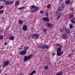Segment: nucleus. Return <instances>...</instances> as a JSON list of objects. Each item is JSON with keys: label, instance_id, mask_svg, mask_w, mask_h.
Here are the masks:
<instances>
[{"label": "nucleus", "instance_id": "1", "mask_svg": "<svg viewBox=\"0 0 75 75\" xmlns=\"http://www.w3.org/2000/svg\"><path fill=\"white\" fill-rule=\"evenodd\" d=\"M57 47H59L57 48L56 50L57 51V55L58 56H61L63 54V51L61 50L62 46H61L59 44H56V45Z\"/></svg>", "mask_w": 75, "mask_h": 75}, {"label": "nucleus", "instance_id": "2", "mask_svg": "<svg viewBox=\"0 0 75 75\" xmlns=\"http://www.w3.org/2000/svg\"><path fill=\"white\" fill-rule=\"evenodd\" d=\"M0 1H3L5 4H7V5H11V4H13V3L14 2V1H7L6 0H0Z\"/></svg>", "mask_w": 75, "mask_h": 75}, {"label": "nucleus", "instance_id": "3", "mask_svg": "<svg viewBox=\"0 0 75 75\" xmlns=\"http://www.w3.org/2000/svg\"><path fill=\"white\" fill-rule=\"evenodd\" d=\"M33 54H30L28 56H25L23 60L24 61H27L30 60V58L32 57Z\"/></svg>", "mask_w": 75, "mask_h": 75}, {"label": "nucleus", "instance_id": "4", "mask_svg": "<svg viewBox=\"0 0 75 75\" xmlns=\"http://www.w3.org/2000/svg\"><path fill=\"white\" fill-rule=\"evenodd\" d=\"M31 37L32 38H34V39H38L39 37V34H32Z\"/></svg>", "mask_w": 75, "mask_h": 75}, {"label": "nucleus", "instance_id": "5", "mask_svg": "<svg viewBox=\"0 0 75 75\" xmlns=\"http://www.w3.org/2000/svg\"><path fill=\"white\" fill-rule=\"evenodd\" d=\"M10 64V62L9 61L6 60L5 61L4 63V65L2 66L3 68H4L5 66H7Z\"/></svg>", "mask_w": 75, "mask_h": 75}, {"label": "nucleus", "instance_id": "6", "mask_svg": "<svg viewBox=\"0 0 75 75\" xmlns=\"http://www.w3.org/2000/svg\"><path fill=\"white\" fill-rule=\"evenodd\" d=\"M41 48H42V49L45 50V49H48L49 48V46H47L46 45H42L40 47Z\"/></svg>", "mask_w": 75, "mask_h": 75}, {"label": "nucleus", "instance_id": "7", "mask_svg": "<svg viewBox=\"0 0 75 75\" xmlns=\"http://www.w3.org/2000/svg\"><path fill=\"white\" fill-rule=\"evenodd\" d=\"M38 9H39V8H38V6H36L34 10H31V11L32 13H35L36 12Z\"/></svg>", "mask_w": 75, "mask_h": 75}, {"label": "nucleus", "instance_id": "8", "mask_svg": "<svg viewBox=\"0 0 75 75\" xmlns=\"http://www.w3.org/2000/svg\"><path fill=\"white\" fill-rule=\"evenodd\" d=\"M19 54L21 55H25L26 54V51L24 50L23 51H21L19 52Z\"/></svg>", "mask_w": 75, "mask_h": 75}, {"label": "nucleus", "instance_id": "9", "mask_svg": "<svg viewBox=\"0 0 75 75\" xmlns=\"http://www.w3.org/2000/svg\"><path fill=\"white\" fill-rule=\"evenodd\" d=\"M46 25L48 27H50V28H52L53 26H54L53 24L52 23H47L46 24Z\"/></svg>", "mask_w": 75, "mask_h": 75}, {"label": "nucleus", "instance_id": "10", "mask_svg": "<svg viewBox=\"0 0 75 75\" xmlns=\"http://www.w3.org/2000/svg\"><path fill=\"white\" fill-rule=\"evenodd\" d=\"M42 19L43 21H45V22H48L50 20L49 18L47 17L43 18Z\"/></svg>", "mask_w": 75, "mask_h": 75}, {"label": "nucleus", "instance_id": "11", "mask_svg": "<svg viewBox=\"0 0 75 75\" xmlns=\"http://www.w3.org/2000/svg\"><path fill=\"white\" fill-rule=\"evenodd\" d=\"M62 37L63 39H66L67 38V34L64 33L62 35Z\"/></svg>", "mask_w": 75, "mask_h": 75}, {"label": "nucleus", "instance_id": "12", "mask_svg": "<svg viewBox=\"0 0 75 75\" xmlns=\"http://www.w3.org/2000/svg\"><path fill=\"white\" fill-rule=\"evenodd\" d=\"M63 10V8H62L61 7L59 6L58 7V10L57 11V13L58 12H59V11H61L62 10Z\"/></svg>", "mask_w": 75, "mask_h": 75}, {"label": "nucleus", "instance_id": "13", "mask_svg": "<svg viewBox=\"0 0 75 75\" xmlns=\"http://www.w3.org/2000/svg\"><path fill=\"white\" fill-rule=\"evenodd\" d=\"M26 25H24L23 26V28H23V31H26L27 30L28 27Z\"/></svg>", "mask_w": 75, "mask_h": 75}, {"label": "nucleus", "instance_id": "14", "mask_svg": "<svg viewBox=\"0 0 75 75\" xmlns=\"http://www.w3.org/2000/svg\"><path fill=\"white\" fill-rule=\"evenodd\" d=\"M63 75V72L61 71H60L57 73L56 75Z\"/></svg>", "mask_w": 75, "mask_h": 75}, {"label": "nucleus", "instance_id": "15", "mask_svg": "<svg viewBox=\"0 0 75 75\" xmlns=\"http://www.w3.org/2000/svg\"><path fill=\"white\" fill-rule=\"evenodd\" d=\"M18 22L19 23V24H20L21 25V24H23V23H24V22H23V21H21V20H19L18 21Z\"/></svg>", "mask_w": 75, "mask_h": 75}, {"label": "nucleus", "instance_id": "16", "mask_svg": "<svg viewBox=\"0 0 75 75\" xmlns=\"http://www.w3.org/2000/svg\"><path fill=\"white\" fill-rule=\"evenodd\" d=\"M35 73H36V71L35 70H34L31 73L30 75H33Z\"/></svg>", "mask_w": 75, "mask_h": 75}, {"label": "nucleus", "instance_id": "17", "mask_svg": "<svg viewBox=\"0 0 75 75\" xmlns=\"http://www.w3.org/2000/svg\"><path fill=\"white\" fill-rule=\"evenodd\" d=\"M19 4H20V3L18 1H16L15 3V6H18V5H19Z\"/></svg>", "mask_w": 75, "mask_h": 75}, {"label": "nucleus", "instance_id": "18", "mask_svg": "<svg viewBox=\"0 0 75 75\" xmlns=\"http://www.w3.org/2000/svg\"><path fill=\"white\" fill-rule=\"evenodd\" d=\"M61 7H62V8L64 9V7H65V4H61L60 6Z\"/></svg>", "mask_w": 75, "mask_h": 75}, {"label": "nucleus", "instance_id": "19", "mask_svg": "<svg viewBox=\"0 0 75 75\" xmlns=\"http://www.w3.org/2000/svg\"><path fill=\"white\" fill-rule=\"evenodd\" d=\"M65 32L66 33H70V30L69 29H67L65 31Z\"/></svg>", "mask_w": 75, "mask_h": 75}, {"label": "nucleus", "instance_id": "20", "mask_svg": "<svg viewBox=\"0 0 75 75\" xmlns=\"http://www.w3.org/2000/svg\"><path fill=\"white\" fill-rule=\"evenodd\" d=\"M73 16L74 15H73V14L71 13L69 15V17L70 18H72V17H73Z\"/></svg>", "mask_w": 75, "mask_h": 75}, {"label": "nucleus", "instance_id": "21", "mask_svg": "<svg viewBox=\"0 0 75 75\" xmlns=\"http://www.w3.org/2000/svg\"><path fill=\"white\" fill-rule=\"evenodd\" d=\"M65 3L66 4H70V1H66L65 2Z\"/></svg>", "mask_w": 75, "mask_h": 75}, {"label": "nucleus", "instance_id": "22", "mask_svg": "<svg viewBox=\"0 0 75 75\" xmlns=\"http://www.w3.org/2000/svg\"><path fill=\"white\" fill-rule=\"evenodd\" d=\"M9 39L11 40H14V38L13 36L9 38Z\"/></svg>", "mask_w": 75, "mask_h": 75}, {"label": "nucleus", "instance_id": "23", "mask_svg": "<svg viewBox=\"0 0 75 75\" xmlns=\"http://www.w3.org/2000/svg\"><path fill=\"white\" fill-rule=\"evenodd\" d=\"M23 47H24V45H21V47L20 48H19V50H23Z\"/></svg>", "mask_w": 75, "mask_h": 75}, {"label": "nucleus", "instance_id": "24", "mask_svg": "<svg viewBox=\"0 0 75 75\" xmlns=\"http://www.w3.org/2000/svg\"><path fill=\"white\" fill-rule=\"evenodd\" d=\"M69 28L71 29L73 27V25L72 24H69Z\"/></svg>", "mask_w": 75, "mask_h": 75}, {"label": "nucleus", "instance_id": "25", "mask_svg": "<svg viewBox=\"0 0 75 75\" xmlns=\"http://www.w3.org/2000/svg\"><path fill=\"white\" fill-rule=\"evenodd\" d=\"M42 30L43 31V32H44L45 33H46V32H47V29L45 28H43Z\"/></svg>", "mask_w": 75, "mask_h": 75}, {"label": "nucleus", "instance_id": "26", "mask_svg": "<svg viewBox=\"0 0 75 75\" xmlns=\"http://www.w3.org/2000/svg\"><path fill=\"white\" fill-rule=\"evenodd\" d=\"M23 9H24V7H22L18 8V10H21Z\"/></svg>", "mask_w": 75, "mask_h": 75}, {"label": "nucleus", "instance_id": "27", "mask_svg": "<svg viewBox=\"0 0 75 75\" xmlns=\"http://www.w3.org/2000/svg\"><path fill=\"white\" fill-rule=\"evenodd\" d=\"M28 49V46H27L25 47L24 48V51H26V50H27Z\"/></svg>", "mask_w": 75, "mask_h": 75}, {"label": "nucleus", "instance_id": "28", "mask_svg": "<svg viewBox=\"0 0 75 75\" xmlns=\"http://www.w3.org/2000/svg\"><path fill=\"white\" fill-rule=\"evenodd\" d=\"M50 6H51V5L50 4H48L47 6L48 8H50Z\"/></svg>", "mask_w": 75, "mask_h": 75}, {"label": "nucleus", "instance_id": "29", "mask_svg": "<svg viewBox=\"0 0 75 75\" xmlns=\"http://www.w3.org/2000/svg\"><path fill=\"white\" fill-rule=\"evenodd\" d=\"M75 18L73 19L71 21V22L72 23H75V21H74V20H75Z\"/></svg>", "mask_w": 75, "mask_h": 75}, {"label": "nucleus", "instance_id": "30", "mask_svg": "<svg viewBox=\"0 0 75 75\" xmlns=\"http://www.w3.org/2000/svg\"><path fill=\"white\" fill-rule=\"evenodd\" d=\"M4 13V11L0 10V14H2V13Z\"/></svg>", "mask_w": 75, "mask_h": 75}, {"label": "nucleus", "instance_id": "31", "mask_svg": "<svg viewBox=\"0 0 75 75\" xmlns=\"http://www.w3.org/2000/svg\"><path fill=\"white\" fill-rule=\"evenodd\" d=\"M45 69L47 70L48 69V67L47 66H45Z\"/></svg>", "mask_w": 75, "mask_h": 75}, {"label": "nucleus", "instance_id": "32", "mask_svg": "<svg viewBox=\"0 0 75 75\" xmlns=\"http://www.w3.org/2000/svg\"><path fill=\"white\" fill-rule=\"evenodd\" d=\"M3 37L1 35H0V40H3Z\"/></svg>", "mask_w": 75, "mask_h": 75}, {"label": "nucleus", "instance_id": "33", "mask_svg": "<svg viewBox=\"0 0 75 75\" xmlns=\"http://www.w3.org/2000/svg\"><path fill=\"white\" fill-rule=\"evenodd\" d=\"M74 10V8H72L70 9V10L71 11H73Z\"/></svg>", "mask_w": 75, "mask_h": 75}, {"label": "nucleus", "instance_id": "34", "mask_svg": "<svg viewBox=\"0 0 75 75\" xmlns=\"http://www.w3.org/2000/svg\"><path fill=\"white\" fill-rule=\"evenodd\" d=\"M32 8H35V7H36V6H35V5H32Z\"/></svg>", "mask_w": 75, "mask_h": 75}, {"label": "nucleus", "instance_id": "35", "mask_svg": "<svg viewBox=\"0 0 75 75\" xmlns=\"http://www.w3.org/2000/svg\"><path fill=\"white\" fill-rule=\"evenodd\" d=\"M4 7V6H0V9H1L2 8H3Z\"/></svg>", "mask_w": 75, "mask_h": 75}, {"label": "nucleus", "instance_id": "36", "mask_svg": "<svg viewBox=\"0 0 75 75\" xmlns=\"http://www.w3.org/2000/svg\"><path fill=\"white\" fill-rule=\"evenodd\" d=\"M46 16L47 17H48V13H45Z\"/></svg>", "mask_w": 75, "mask_h": 75}, {"label": "nucleus", "instance_id": "37", "mask_svg": "<svg viewBox=\"0 0 75 75\" xmlns=\"http://www.w3.org/2000/svg\"><path fill=\"white\" fill-rule=\"evenodd\" d=\"M40 13H41V14H43V13H44V12L42 11H40Z\"/></svg>", "mask_w": 75, "mask_h": 75}, {"label": "nucleus", "instance_id": "38", "mask_svg": "<svg viewBox=\"0 0 75 75\" xmlns=\"http://www.w3.org/2000/svg\"><path fill=\"white\" fill-rule=\"evenodd\" d=\"M74 50H71V53H72V54H74Z\"/></svg>", "mask_w": 75, "mask_h": 75}, {"label": "nucleus", "instance_id": "39", "mask_svg": "<svg viewBox=\"0 0 75 75\" xmlns=\"http://www.w3.org/2000/svg\"><path fill=\"white\" fill-rule=\"evenodd\" d=\"M60 17H61V15H59V16H58L57 17V20L59 18H60Z\"/></svg>", "mask_w": 75, "mask_h": 75}, {"label": "nucleus", "instance_id": "40", "mask_svg": "<svg viewBox=\"0 0 75 75\" xmlns=\"http://www.w3.org/2000/svg\"><path fill=\"white\" fill-rule=\"evenodd\" d=\"M63 29L64 31H66V30H67L66 28L64 27H63Z\"/></svg>", "mask_w": 75, "mask_h": 75}, {"label": "nucleus", "instance_id": "41", "mask_svg": "<svg viewBox=\"0 0 75 75\" xmlns=\"http://www.w3.org/2000/svg\"><path fill=\"white\" fill-rule=\"evenodd\" d=\"M55 55V52H53L52 53V55Z\"/></svg>", "mask_w": 75, "mask_h": 75}, {"label": "nucleus", "instance_id": "42", "mask_svg": "<svg viewBox=\"0 0 75 75\" xmlns=\"http://www.w3.org/2000/svg\"><path fill=\"white\" fill-rule=\"evenodd\" d=\"M60 31L61 32H62V31H63V29H61L60 30Z\"/></svg>", "mask_w": 75, "mask_h": 75}, {"label": "nucleus", "instance_id": "43", "mask_svg": "<svg viewBox=\"0 0 75 75\" xmlns=\"http://www.w3.org/2000/svg\"><path fill=\"white\" fill-rule=\"evenodd\" d=\"M3 31V29H1L0 30V32H2Z\"/></svg>", "mask_w": 75, "mask_h": 75}, {"label": "nucleus", "instance_id": "44", "mask_svg": "<svg viewBox=\"0 0 75 75\" xmlns=\"http://www.w3.org/2000/svg\"><path fill=\"white\" fill-rule=\"evenodd\" d=\"M30 9H32V8H33L32 7V6H30Z\"/></svg>", "mask_w": 75, "mask_h": 75}, {"label": "nucleus", "instance_id": "45", "mask_svg": "<svg viewBox=\"0 0 75 75\" xmlns=\"http://www.w3.org/2000/svg\"><path fill=\"white\" fill-rule=\"evenodd\" d=\"M74 54H72V53H71V54L70 55V57H71V55H72Z\"/></svg>", "mask_w": 75, "mask_h": 75}, {"label": "nucleus", "instance_id": "46", "mask_svg": "<svg viewBox=\"0 0 75 75\" xmlns=\"http://www.w3.org/2000/svg\"><path fill=\"white\" fill-rule=\"evenodd\" d=\"M4 44H5V45H7V42H5L4 43Z\"/></svg>", "mask_w": 75, "mask_h": 75}, {"label": "nucleus", "instance_id": "47", "mask_svg": "<svg viewBox=\"0 0 75 75\" xmlns=\"http://www.w3.org/2000/svg\"><path fill=\"white\" fill-rule=\"evenodd\" d=\"M20 75H24V74L23 73H21L20 74Z\"/></svg>", "mask_w": 75, "mask_h": 75}, {"label": "nucleus", "instance_id": "48", "mask_svg": "<svg viewBox=\"0 0 75 75\" xmlns=\"http://www.w3.org/2000/svg\"><path fill=\"white\" fill-rule=\"evenodd\" d=\"M2 70H0V73H1V72Z\"/></svg>", "mask_w": 75, "mask_h": 75}, {"label": "nucleus", "instance_id": "49", "mask_svg": "<svg viewBox=\"0 0 75 75\" xmlns=\"http://www.w3.org/2000/svg\"><path fill=\"white\" fill-rule=\"evenodd\" d=\"M70 0H67V1H70Z\"/></svg>", "mask_w": 75, "mask_h": 75}, {"label": "nucleus", "instance_id": "50", "mask_svg": "<svg viewBox=\"0 0 75 75\" xmlns=\"http://www.w3.org/2000/svg\"><path fill=\"white\" fill-rule=\"evenodd\" d=\"M30 38L29 37V38H28V39H29V40H30Z\"/></svg>", "mask_w": 75, "mask_h": 75}, {"label": "nucleus", "instance_id": "51", "mask_svg": "<svg viewBox=\"0 0 75 75\" xmlns=\"http://www.w3.org/2000/svg\"><path fill=\"white\" fill-rule=\"evenodd\" d=\"M4 36H6V35H4Z\"/></svg>", "mask_w": 75, "mask_h": 75}, {"label": "nucleus", "instance_id": "52", "mask_svg": "<svg viewBox=\"0 0 75 75\" xmlns=\"http://www.w3.org/2000/svg\"><path fill=\"white\" fill-rule=\"evenodd\" d=\"M1 67V66L0 65V68Z\"/></svg>", "mask_w": 75, "mask_h": 75}, {"label": "nucleus", "instance_id": "53", "mask_svg": "<svg viewBox=\"0 0 75 75\" xmlns=\"http://www.w3.org/2000/svg\"><path fill=\"white\" fill-rule=\"evenodd\" d=\"M70 5H71V4H70Z\"/></svg>", "mask_w": 75, "mask_h": 75}]
</instances>
